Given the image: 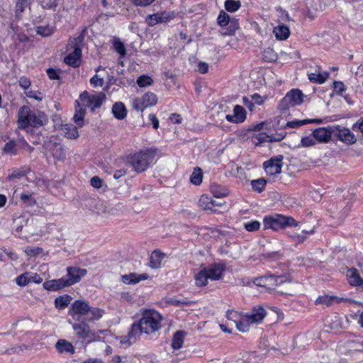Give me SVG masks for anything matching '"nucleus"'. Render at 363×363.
<instances>
[{
  "label": "nucleus",
  "mask_w": 363,
  "mask_h": 363,
  "mask_svg": "<svg viewBox=\"0 0 363 363\" xmlns=\"http://www.w3.org/2000/svg\"><path fill=\"white\" fill-rule=\"evenodd\" d=\"M28 1L29 0H17L15 9V15L16 17H19L24 11L28 4Z\"/></svg>",
  "instance_id": "c03bdc74"
},
{
  "label": "nucleus",
  "mask_w": 363,
  "mask_h": 363,
  "mask_svg": "<svg viewBox=\"0 0 363 363\" xmlns=\"http://www.w3.org/2000/svg\"><path fill=\"white\" fill-rule=\"evenodd\" d=\"M211 203H212V198L202 195L199 201V206L203 210H211Z\"/></svg>",
  "instance_id": "37998d69"
},
{
  "label": "nucleus",
  "mask_w": 363,
  "mask_h": 363,
  "mask_svg": "<svg viewBox=\"0 0 363 363\" xmlns=\"http://www.w3.org/2000/svg\"><path fill=\"white\" fill-rule=\"evenodd\" d=\"M251 184L254 191L262 192L265 188L267 181L263 178H260L258 179L252 180L251 182Z\"/></svg>",
  "instance_id": "a19ab883"
},
{
  "label": "nucleus",
  "mask_w": 363,
  "mask_h": 363,
  "mask_svg": "<svg viewBox=\"0 0 363 363\" xmlns=\"http://www.w3.org/2000/svg\"><path fill=\"white\" fill-rule=\"evenodd\" d=\"M85 113L86 108L78 101H76L75 113L73 116V121L78 128L83 127L84 124Z\"/></svg>",
  "instance_id": "4be33fe9"
},
{
  "label": "nucleus",
  "mask_w": 363,
  "mask_h": 363,
  "mask_svg": "<svg viewBox=\"0 0 363 363\" xmlns=\"http://www.w3.org/2000/svg\"><path fill=\"white\" fill-rule=\"evenodd\" d=\"M91 185L96 189H99L102 186L103 181L99 177H94L90 181Z\"/></svg>",
  "instance_id": "e2e57ef3"
},
{
  "label": "nucleus",
  "mask_w": 363,
  "mask_h": 363,
  "mask_svg": "<svg viewBox=\"0 0 363 363\" xmlns=\"http://www.w3.org/2000/svg\"><path fill=\"white\" fill-rule=\"evenodd\" d=\"M262 58L265 62H273L277 60V54L273 49L267 48L263 51Z\"/></svg>",
  "instance_id": "58836bf2"
},
{
  "label": "nucleus",
  "mask_w": 363,
  "mask_h": 363,
  "mask_svg": "<svg viewBox=\"0 0 363 363\" xmlns=\"http://www.w3.org/2000/svg\"><path fill=\"white\" fill-rule=\"evenodd\" d=\"M204 269L207 272L209 279L219 280L223 277L225 267L223 264H213Z\"/></svg>",
  "instance_id": "a211bd4d"
},
{
  "label": "nucleus",
  "mask_w": 363,
  "mask_h": 363,
  "mask_svg": "<svg viewBox=\"0 0 363 363\" xmlns=\"http://www.w3.org/2000/svg\"><path fill=\"white\" fill-rule=\"evenodd\" d=\"M55 348L59 353H75V348L72 344L64 339H60L56 342Z\"/></svg>",
  "instance_id": "b1692460"
},
{
  "label": "nucleus",
  "mask_w": 363,
  "mask_h": 363,
  "mask_svg": "<svg viewBox=\"0 0 363 363\" xmlns=\"http://www.w3.org/2000/svg\"><path fill=\"white\" fill-rule=\"evenodd\" d=\"M164 257V254L159 250H154L150 257L149 266L152 269H158L160 267L162 261Z\"/></svg>",
  "instance_id": "a878e982"
},
{
  "label": "nucleus",
  "mask_w": 363,
  "mask_h": 363,
  "mask_svg": "<svg viewBox=\"0 0 363 363\" xmlns=\"http://www.w3.org/2000/svg\"><path fill=\"white\" fill-rule=\"evenodd\" d=\"M185 335L186 333L182 330L177 331L174 334L171 344L173 350H177L182 348L184 343Z\"/></svg>",
  "instance_id": "c756f323"
},
{
  "label": "nucleus",
  "mask_w": 363,
  "mask_h": 363,
  "mask_svg": "<svg viewBox=\"0 0 363 363\" xmlns=\"http://www.w3.org/2000/svg\"><path fill=\"white\" fill-rule=\"evenodd\" d=\"M112 113L115 118L118 120L124 119L127 116V110L122 102H116L112 107Z\"/></svg>",
  "instance_id": "c85d7f7f"
},
{
  "label": "nucleus",
  "mask_w": 363,
  "mask_h": 363,
  "mask_svg": "<svg viewBox=\"0 0 363 363\" xmlns=\"http://www.w3.org/2000/svg\"><path fill=\"white\" fill-rule=\"evenodd\" d=\"M137 84L140 87L150 86L153 83L152 79L147 75H141L137 79Z\"/></svg>",
  "instance_id": "09e8293b"
},
{
  "label": "nucleus",
  "mask_w": 363,
  "mask_h": 363,
  "mask_svg": "<svg viewBox=\"0 0 363 363\" xmlns=\"http://www.w3.org/2000/svg\"><path fill=\"white\" fill-rule=\"evenodd\" d=\"M334 136L348 145L354 144L357 141L355 135L349 128L340 125H334Z\"/></svg>",
  "instance_id": "9b49d317"
},
{
  "label": "nucleus",
  "mask_w": 363,
  "mask_h": 363,
  "mask_svg": "<svg viewBox=\"0 0 363 363\" xmlns=\"http://www.w3.org/2000/svg\"><path fill=\"white\" fill-rule=\"evenodd\" d=\"M41 252H42V249L40 247H27L25 250V252L28 255H30V256L39 255Z\"/></svg>",
  "instance_id": "69168bd1"
},
{
  "label": "nucleus",
  "mask_w": 363,
  "mask_h": 363,
  "mask_svg": "<svg viewBox=\"0 0 363 363\" xmlns=\"http://www.w3.org/2000/svg\"><path fill=\"white\" fill-rule=\"evenodd\" d=\"M241 6L239 1L226 0L225 1V9L229 12H235L238 11Z\"/></svg>",
  "instance_id": "79ce46f5"
},
{
  "label": "nucleus",
  "mask_w": 363,
  "mask_h": 363,
  "mask_svg": "<svg viewBox=\"0 0 363 363\" xmlns=\"http://www.w3.org/2000/svg\"><path fill=\"white\" fill-rule=\"evenodd\" d=\"M203 172L200 167L194 168L191 177L190 181L195 185H199L202 182Z\"/></svg>",
  "instance_id": "4c0bfd02"
},
{
  "label": "nucleus",
  "mask_w": 363,
  "mask_h": 363,
  "mask_svg": "<svg viewBox=\"0 0 363 363\" xmlns=\"http://www.w3.org/2000/svg\"><path fill=\"white\" fill-rule=\"evenodd\" d=\"M84 35H79L77 37L71 38L67 45V51L70 52L64 59V62L74 67L77 68L82 62V48L84 45Z\"/></svg>",
  "instance_id": "7ed1b4c3"
},
{
  "label": "nucleus",
  "mask_w": 363,
  "mask_h": 363,
  "mask_svg": "<svg viewBox=\"0 0 363 363\" xmlns=\"http://www.w3.org/2000/svg\"><path fill=\"white\" fill-rule=\"evenodd\" d=\"M157 150L153 148L145 149L131 155L128 162L138 173L145 172L152 162L157 154Z\"/></svg>",
  "instance_id": "20e7f679"
},
{
  "label": "nucleus",
  "mask_w": 363,
  "mask_h": 363,
  "mask_svg": "<svg viewBox=\"0 0 363 363\" xmlns=\"http://www.w3.org/2000/svg\"><path fill=\"white\" fill-rule=\"evenodd\" d=\"M113 47L115 50L120 54L121 57H124L126 54V50L124 44L118 39L116 38L113 41Z\"/></svg>",
  "instance_id": "8fccbe9b"
},
{
  "label": "nucleus",
  "mask_w": 363,
  "mask_h": 363,
  "mask_svg": "<svg viewBox=\"0 0 363 363\" xmlns=\"http://www.w3.org/2000/svg\"><path fill=\"white\" fill-rule=\"evenodd\" d=\"M304 97L305 95L301 90L293 89L280 101L279 108L281 111H285L291 107L299 106L303 102Z\"/></svg>",
  "instance_id": "39448f33"
},
{
  "label": "nucleus",
  "mask_w": 363,
  "mask_h": 363,
  "mask_svg": "<svg viewBox=\"0 0 363 363\" xmlns=\"http://www.w3.org/2000/svg\"><path fill=\"white\" fill-rule=\"evenodd\" d=\"M251 322L247 318L245 315H242V317L239 319V320L235 324L237 329L242 332L245 333L249 330L250 325H251Z\"/></svg>",
  "instance_id": "f704fd0d"
},
{
  "label": "nucleus",
  "mask_w": 363,
  "mask_h": 363,
  "mask_svg": "<svg viewBox=\"0 0 363 363\" xmlns=\"http://www.w3.org/2000/svg\"><path fill=\"white\" fill-rule=\"evenodd\" d=\"M72 328L74 330L76 336L78 339L85 340L88 337H91V339L89 340V342L100 340V337L96 335L94 333L91 332L89 325L85 321H82L78 323H73Z\"/></svg>",
  "instance_id": "1a4fd4ad"
},
{
  "label": "nucleus",
  "mask_w": 363,
  "mask_h": 363,
  "mask_svg": "<svg viewBox=\"0 0 363 363\" xmlns=\"http://www.w3.org/2000/svg\"><path fill=\"white\" fill-rule=\"evenodd\" d=\"M340 302L338 298L335 296H320L317 298L315 301L316 305H325L326 306H330L334 301Z\"/></svg>",
  "instance_id": "473e14b6"
},
{
  "label": "nucleus",
  "mask_w": 363,
  "mask_h": 363,
  "mask_svg": "<svg viewBox=\"0 0 363 363\" xmlns=\"http://www.w3.org/2000/svg\"><path fill=\"white\" fill-rule=\"evenodd\" d=\"M77 125L72 124H65L62 126L61 130L65 137L69 139H76L79 137Z\"/></svg>",
  "instance_id": "bb28decb"
},
{
  "label": "nucleus",
  "mask_w": 363,
  "mask_h": 363,
  "mask_svg": "<svg viewBox=\"0 0 363 363\" xmlns=\"http://www.w3.org/2000/svg\"><path fill=\"white\" fill-rule=\"evenodd\" d=\"M18 82H19V85L23 89H27L30 85V81L27 77H21Z\"/></svg>",
  "instance_id": "774afa93"
},
{
  "label": "nucleus",
  "mask_w": 363,
  "mask_h": 363,
  "mask_svg": "<svg viewBox=\"0 0 363 363\" xmlns=\"http://www.w3.org/2000/svg\"><path fill=\"white\" fill-rule=\"evenodd\" d=\"M225 118L230 123H242L246 119V111L242 106L236 105L233 108V115H227Z\"/></svg>",
  "instance_id": "6ab92c4d"
},
{
  "label": "nucleus",
  "mask_w": 363,
  "mask_h": 363,
  "mask_svg": "<svg viewBox=\"0 0 363 363\" xmlns=\"http://www.w3.org/2000/svg\"><path fill=\"white\" fill-rule=\"evenodd\" d=\"M174 15L169 12L157 13L148 15L145 21L150 26H154L158 23L167 22L172 19Z\"/></svg>",
  "instance_id": "f3484780"
},
{
  "label": "nucleus",
  "mask_w": 363,
  "mask_h": 363,
  "mask_svg": "<svg viewBox=\"0 0 363 363\" xmlns=\"http://www.w3.org/2000/svg\"><path fill=\"white\" fill-rule=\"evenodd\" d=\"M67 282L69 286L73 285L81 279V278L86 275L87 271L85 269H80L77 267H69L67 269Z\"/></svg>",
  "instance_id": "dca6fc26"
},
{
  "label": "nucleus",
  "mask_w": 363,
  "mask_h": 363,
  "mask_svg": "<svg viewBox=\"0 0 363 363\" xmlns=\"http://www.w3.org/2000/svg\"><path fill=\"white\" fill-rule=\"evenodd\" d=\"M36 33L43 37H48L53 33V29L50 26H38Z\"/></svg>",
  "instance_id": "603ef678"
},
{
  "label": "nucleus",
  "mask_w": 363,
  "mask_h": 363,
  "mask_svg": "<svg viewBox=\"0 0 363 363\" xmlns=\"http://www.w3.org/2000/svg\"><path fill=\"white\" fill-rule=\"evenodd\" d=\"M329 77V73L328 72H321L320 67H317L315 72H312L308 74L309 80L313 83L323 84Z\"/></svg>",
  "instance_id": "5701e85b"
},
{
  "label": "nucleus",
  "mask_w": 363,
  "mask_h": 363,
  "mask_svg": "<svg viewBox=\"0 0 363 363\" xmlns=\"http://www.w3.org/2000/svg\"><path fill=\"white\" fill-rule=\"evenodd\" d=\"M333 88L335 92L338 94H341L345 90V84L342 82L335 81L333 83Z\"/></svg>",
  "instance_id": "bf43d9fd"
},
{
  "label": "nucleus",
  "mask_w": 363,
  "mask_h": 363,
  "mask_svg": "<svg viewBox=\"0 0 363 363\" xmlns=\"http://www.w3.org/2000/svg\"><path fill=\"white\" fill-rule=\"evenodd\" d=\"M79 99L82 102L81 104L84 108L89 107L91 111H94L95 109L100 108L102 105L105 99V94L102 92L96 94H89L88 91H84L80 94Z\"/></svg>",
  "instance_id": "0eeeda50"
},
{
  "label": "nucleus",
  "mask_w": 363,
  "mask_h": 363,
  "mask_svg": "<svg viewBox=\"0 0 363 363\" xmlns=\"http://www.w3.org/2000/svg\"><path fill=\"white\" fill-rule=\"evenodd\" d=\"M218 24L222 27L227 26L230 22V16L221 11L217 18Z\"/></svg>",
  "instance_id": "3c124183"
},
{
  "label": "nucleus",
  "mask_w": 363,
  "mask_h": 363,
  "mask_svg": "<svg viewBox=\"0 0 363 363\" xmlns=\"http://www.w3.org/2000/svg\"><path fill=\"white\" fill-rule=\"evenodd\" d=\"M252 324L260 323L266 316V311L262 306L254 307L251 312L245 314Z\"/></svg>",
  "instance_id": "aec40b11"
},
{
  "label": "nucleus",
  "mask_w": 363,
  "mask_h": 363,
  "mask_svg": "<svg viewBox=\"0 0 363 363\" xmlns=\"http://www.w3.org/2000/svg\"><path fill=\"white\" fill-rule=\"evenodd\" d=\"M16 146V143L11 140L5 144L3 148V152L6 155H16L17 153Z\"/></svg>",
  "instance_id": "49530a36"
},
{
  "label": "nucleus",
  "mask_w": 363,
  "mask_h": 363,
  "mask_svg": "<svg viewBox=\"0 0 363 363\" xmlns=\"http://www.w3.org/2000/svg\"><path fill=\"white\" fill-rule=\"evenodd\" d=\"M26 96L28 98L35 99L39 101L43 99L42 94L40 92L35 91H29L26 93Z\"/></svg>",
  "instance_id": "0e129e2a"
},
{
  "label": "nucleus",
  "mask_w": 363,
  "mask_h": 363,
  "mask_svg": "<svg viewBox=\"0 0 363 363\" xmlns=\"http://www.w3.org/2000/svg\"><path fill=\"white\" fill-rule=\"evenodd\" d=\"M16 284L20 286H25L30 282V272H25L16 279Z\"/></svg>",
  "instance_id": "a18cd8bd"
},
{
  "label": "nucleus",
  "mask_w": 363,
  "mask_h": 363,
  "mask_svg": "<svg viewBox=\"0 0 363 363\" xmlns=\"http://www.w3.org/2000/svg\"><path fill=\"white\" fill-rule=\"evenodd\" d=\"M334 136V125L318 128L313 130V136L321 143H328Z\"/></svg>",
  "instance_id": "4468645a"
},
{
  "label": "nucleus",
  "mask_w": 363,
  "mask_h": 363,
  "mask_svg": "<svg viewBox=\"0 0 363 363\" xmlns=\"http://www.w3.org/2000/svg\"><path fill=\"white\" fill-rule=\"evenodd\" d=\"M284 138V135L279 134L277 138L273 137V136H269L266 135L265 133H259L256 136V139L258 140L259 143H264L268 141V138H269V141H280Z\"/></svg>",
  "instance_id": "ea45409f"
},
{
  "label": "nucleus",
  "mask_w": 363,
  "mask_h": 363,
  "mask_svg": "<svg viewBox=\"0 0 363 363\" xmlns=\"http://www.w3.org/2000/svg\"><path fill=\"white\" fill-rule=\"evenodd\" d=\"M347 277L352 286H360L362 284V279L360 277L357 270L354 268L350 269L347 272Z\"/></svg>",
  "instance_id": "7c9ffc66"
},
{
  "label": "nucleus",
  "mask_w": 363,
  "mask_h": 363,
  "mask_svg": "<svg viewBox=\"0 0 363 363\" xmlns=\"http://www.w3.org/2000/svg\"><path fill=\"white\" fill-rule=\"evenodd\" d=\"M315 145L314 138L311 136L303 137L301 140V145L303 147H310Z\"/></svg>",
  "instance_id": "4d7b16f0"
},
{
  "label": "nucleus",
  "mask_w": 363,
  "mask_h": 363,
  "mask_svg": "<svg viewBox=\"0 0 363 363\" xmlns=\"http://www.w3.org/2000/svg\"><path fill=\"white\" fill-rule=\"evenodd\" d=\"M194 279L196 286L201 287L208 284L209 277L205 269H203L195 274Z\"/></svg>",
  "instance_id": "2f4dec72"
},
{
  "label": "nucleus",
  "mask_w": 363,
  "mask_h": 363,
  "mask_svg": "<svg viewBox=\"0 0 363 363\" xmlns=\"http://www.w3.org/2000/svg\"><path fill=\"white\" fill-rule=\"evenodd\" d=\"M58 4L57 0H47L44 1L43 4V6L46 9H53L55 10Z\"/></svg>",
  "instance_id": "13d9d810"
},
{
  "label": "nucleus",
  "mask_w": 363,
  "mask_h": 363,
  "mask_svg": "<svg viewBox=\"0 0 363 363\" xmlns=\"http://www.w3.org/2000/svg\"><path fill=\"white\" fill-rule=\"evenodd\" d=\"M45 113L40 111H31L27 106L20 107L18 111V128L31 135L37 134L40 128L48 123Z\"/></svg>",
  "instance_id": "f257e3e1"
},
{
  "label": "nucleus",
  "mask_w": 363,
  "mask_h": 363,
  "mask_svg": "<svg viewBox=\"0 0 363 363\" xmlns=\"http://www.w3.org/2000/svg\"><path fill=\"white\" fill-rule=\"evenodd\" d=\"M297 223L290 216L276 215L275 216L265 217L264 218V228H271L277 230L286 226H296Z\"/></svg>",
  "instance_id": "423d86ee"
},
{
  "label": "nucleus",
  "mask_w": 363,
  "mask_h": 363,
  "mask_svg": "<svg viewBox=\"0 0 363 363\" xmlns=\"http://www.w3.org/2000/svg\"><path fill=\"white\" fill-rule=\"evenodd\" d=\"M283 156L279 155L274 158L264 162V168L267 174L269 176H275L279 174L282 167Z\"/></svg>",
  "instance_id": "f8f14e48"
},
{
  "label": "nucleus",
  "mask_w": 363,
  "mask_h": 363,
  "mask_svg": "<svg viewBox=\"0 0 363 363\" xmlns=\"http://www.w3.org/2000/svg\"><path fill=\"white\" fill-rule=\"evenodd\" d=\"M90 83L94 86H102L104 84V79L102 78H99L98 75H94L91 79Z\"/></svg>",
  "instance_id": "680f3d73"
},
{
  "label": "nucleus",
  "mask_w": 363,
  "mask_h": 363,
  "mask_svg": "<svg viewBox=\"0 0 363 363\" xmlns=\"http://www.w3.org/2000/svg\"><path fill=\"white\" fill-rule=\"evenodd\" d=\"M138 324L144 333L150 335L158 331L162 325V316L154 309H141Z\"/></svg>",
  "instance_id": "f03ea898"
},
{
  "label": "nucleus",
  "mask_w": 363,
  "mask_h": 363,
  "mask_svg": "<svg viewBox=\"0 0 363 363\" xmlns=\"http://www.w3.org/2000/svg\"><path fill=\"white\" fill-rule=\"evenodd\" d=\"M273 32L275 35L276 38L279 40H286L290 35V30L289 27L284 26V24H280L274 27Z\"/></svg>",
  "instance_id": "cd10ccee"
},
{
  "label": "nucleus",
  "mask_w": 363,
  "mask_h": 363,
  "mask_svg": "<svg viewBox=\"0 0 363 363\" xmlns=\"http://www.w3.org/2000/svg\"><path fill=\"white\" fill-rule=\"evenodd\" d=\"M90 306L86 301L76 300L72 303L69 314L76 320H79V316L89 314Z\"/></svg>",
  "instance_id": "9d476101"
},
{
  "label": "nucleus",
  "mask_w": 363,
  "mask_h": 363,
  "mask_svg": "<svg viewBox=\"0 0 363 363\" xmlns=\"http://www.w3.org/2000/svg\"><path fill=\"white\" fill-rule=\"evenodd\" d=\"M44 148L58 160H62L65 157V150L60 143L49 140L45 143Z\"/></svg>",
  "instance_id": "2eb2a0df"
},
{
  "label": "nucleus",
  "mask_w": 363,
  "mask_h": 363,
  "mask_svg": "<svg viewBox=\"0 0 363 363\" xmlns=\"http://www.w3.org/2000/svg\"><path fill=\"white\" fill-rule=\"evenodd\" d=\"M132 4L137 6H147L155 0H130Z\"/></svg>",
  "instance_id": "052dcab7"
},
{
  "label": "nucleus",
  "mask_w": 363,
  "mask_h": 363,
  "mask_svg": "<svg viewBox=\"0 0 363 363\" xmlns=\"http://www.w3.org/2000/svg\"><path fill=\"white\" fill-rule=\"evenodd\" d=\"M266 282H269L271 280H274V283L272 284V286H276L280 285L286 281L287 279L284 276H275L274 274H268L262 277Z\"/></svg>",
  "instance_id": "e433bc0d"
},
{
  "label": "nucleus",
  "mask_w": 363,
  "mask_h": 363,
  "mask_svg": "<svg viewBox=\"0 0 363 363\" xmlns=\"http://www.w3.org/2000/svg\"><path fill=\"white\" fill-rule=\"evenodd\" d=\"M47 74L50 79H58L60 76L57 72L53 68H48L47 69Z\"/></svg>",
  "instance_id": "338daca9"
},
{
  "label": "nucleus",
  "mask_w": 363,
  "mask_h": 363,
  "mask_svg": "<svg viewBox=\"0 0 363 363\" xmlns=\"http://www.w3.org/2000/svg\"><path fill=\"white\" fill-rule=\"evenodd\" d=\"M308 121L306 119L305 120H296L292 121H289L286 126L291 128H296L300 127L301 125L308 124Z\"/></svg>",
  "instance_id": "5fc2aeb1"
},
{
  "label": "nucleus",
  "mask_w": 363,
  "mask_h": 363,
  "mask_svg": "<svg viewBox=\"0 0 363 363\" xmlns=\"http://www.w3.org/2000/svg\"><path fill=\"white\" fill-rule=\"evenodd\" d=\"M244 228L249 232H254L259 229L260 223L257 220H251L244 223Z\"/></svg>",
  "instance_id": "864d4df0"
},
{
  "label": "nucleus",
  "mask_w": 363,
  "mask_h": 363,
  "mask_svg": "<svg viewBox=\"0 0 363 363\" xmlns=\"http://www.w3.org/2000/svg\"><path fill=\"white\" fill-rule=\"evenodd\" d=\"M142 333H144L142 331L139 324L134 323L132 325L128 334L121 337V343L123 345H130L135 342Z\"/></svg>",
  "instance_id": "ddd939ff"
},
{
  "label": "nucleus",
  "mask_w": 363,
  "mask_h": 363,
  "mask_svg": "<svg viewBox=\"0 0 363 363\" xmlns=\"http://www.w3.org/2000/svg\"><path fill=\"white\" fill-rule=\"evenodd\" d=\"M104 314V311L103 309L90 306V311H89V314L87 315V320H98L103 317Z\"/></svg>",
  "instance_id": "72a5a7b5"
},
{
  "label": "nucleus",
  "mask_w": 363,
  "mask_h": 363,
  "mask_svg": "<svg viewBox=\"0 0 363 363\" xmlns=\"http://www.w3.org/2000/svg\"><path fill=\"white\" fill-rule=\"evenodd\" d=\"M66 286H69L65 277L57 279L46 281L43 283V287L48 291H57Z\"/></svg>",
  "instance_id": "412c9836"
},
{
  "label": "nucleus",
  "mask_w": 363,
  "mask_h": 363,
  "mask_svg": "<svg viewBox=\"0 0 363 363\" xmlns=\"http://www.w3.org/2000/svg\"><path fill=\"white\" fill-rule=\"evenodd\" d=\"M242 317V315L238 313L235 311H228L227 312V318L229 320H232L235 323V324L237 323V322L239 320V319Z\"/></svg>",
  "instance_id": "6e6d98bb"
},
{
  "label": "nucleus",
  "mask_w": 363,
  "mask_h": 363,
  "mask_svg": "<svg viewBox=\"0 0 363 363\" xmlns=\"http://www.w3.org/2000/svg\"><path fill=\"white\" fill-rule=\"evenodd\" d=\"M211 192L213 196L217 198L224 197L228 194V192L225 189L220 188L218 185L211 186Z\"/></svg>",
  "instance_id": "de8ad7c7"
},
{
  "label": "nucleus",
  "mask_w": 363,
  "mask_h": 363,
  "mask_svg": "<svg viewBox=\"0 0 363 363\" xmlns=\"http://www.w3.org/2000/svg\"><path fill=\"white\" fill-rule=\"evenodd\" d=\"M71 297L69 295L58 296L55 300V307L59 309L65 308L70 303Z\"/></svg>",
  "instance_id": "c9c22d12"
},
{
  "label": "nucleus",
  "mask_w": 363,
  "mask_h": 363,
  "mask_svg": "<svg viewBox=\"0 0 363 363\" xmlns=\"http://www.w3.org/2000/svg\"><path fill=\"white\" fill-rule=\"evenodd\" d=\"M148 278L146 274H137L135 273H130L122 276V281L126 284H135L141 280H145Z\"/></svg>",
  "instance_id": "393cba45"
},
{
  "label": "nucleus",
  "mask_w": 363,
  "mask_h": 363,
  "mask_svg": "<svg viewBox=\"0 0 363 363\" xmlns=\"http://www.w3.org/2000/svg\"><path fill=\"white\" fill-rule=\"evenodd\" d=\"M158 98L157 95L152 92H147L141 97L135 98L132 102V106L134 109L143 111L148 107L153 106L157 104Z\"/></svg>",
  "instance_id": "6e6552de"
}]
</instances>
